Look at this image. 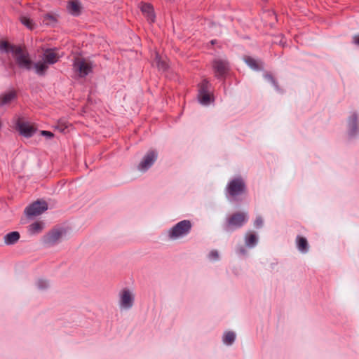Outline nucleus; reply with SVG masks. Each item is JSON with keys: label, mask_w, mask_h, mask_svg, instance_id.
<instances>
[{"label": "nucleus", "mask_w": 359, "mask_h": 359, "mask_svg": "<svg viewBox=\"0 0 359 359\" xmlns=\"http://www.w3.org/2000/svg\"><path fill=\"white\" fill-rule=\"evenodd\" d=\"M48 209L46 201H37L25 208V213L29 217L38 216Z\"/></svg>", "instance_id": "obj_9"}, {"label": "nucleus", "mask_w": 359, "mask_h": 359, "mask_svg": "<svg viewBox=\"0 0 359 359\" xmlns=\"http://www.w3.org/2000/svg\"><path fill=\"white\" fill-rule=\"evenodd\" d=\"M191 228V221L187 219L180 221L168 230V237L173 241L182 238L190 233Z\"/></svg>", "instance_id": "obj_2"}, {"label": "nucleus", "mask_w": 359, "mask_h": 359, "mask_svg": "<svg viewBox=\"0 0 359 359\" xmlns=\"http://www.w3.org/2000/svg\"><path fill=\"white\" fill-rule=\"evenodd\" d=\"M67 127L68 125L65 120H60L56 126V128L59 130L60 132H65Z\"/></svg>", "instance_id": "obj_25"}, {"label": "nucleus", "mask_w": 359, "mask_h": 359, "mask_svg": "<svg viewBox=\"0 0 359 359\" xmlns=\"http://www.w3.org/2000/svg\"><path fill=\"white\" fill-rule=\"evenodd\" d=\"M198 99L202 104L207 105L212 100V95L209 93V83L204 80L199 86Z\"/></svg>", "instance_id": "obj_11"}, {"label": "nucleus", "mask_w": 359, "mask_h": 359, "mask_svg": "<svg viewBox=\"0 0 359 359\" xmlns=\"http://www.w3.org/2000/svg\"><path fill=\"white\" fill-rule=\"evenodd\" d=\"M245 244L249 248H253L257 243V238L255 233H247L245 236Z\"/></svg>", "instance_id": "obj_21"}, {"label": "nucleus", "mask_w": 359, "mask_h": 359, "mask_svg": "<svg viewBox=\"0 0 359 359\" xmlns=\"http://www.w3.org/2000/svg\"><path fill=\"white\" fill-rule=\"evenodd\" d=\"M226 189L229 195L233 197L244 194L246 191L245 184L241 177L231 180Z\"/></svg>", "instance_id": "obj_6"}, {"label": "nucleus", "mask_w": 359, "mask_h": 359, "mask_svg": "<svg viewBox=\"0 0 359 359\" xmlns=\"http://www.w3.org/2000/svg\"><path fill=\"white\" fill-rule=\"evenodd\" d=\"M153 65L162 72L165 71L168 67L165 60L163 59L158 53H156Z\"/></svg>", "instance_id": "obj_17"}, {"label": "nucleus", "mask_w": 359, "mask_h": 359, "mask_svg": "<svg viewBox=\"0 0 359 359\" xmlns=\"http://www.w3.org/2000/svg\"><path fill=\"white\" fill-rule=\"evenodd\" d=\"M236 338V334L233 332H227L224 334L223 341L227 345H231L233 343Z\"/></svg>", "instance_id": "obj_23"}, {"label": "nucleus", "mask_w": 359, "mask_h": 359, "mask_svg": "<svg viewBox=\"0 0 359 359\" xmlns=\"http://www.w3.org/2000/svg\"><path fill=\"white\" fill-rule=\"evenodd\" d=\"M60 55L55 49H46L44 50L42 60L34 65L35 72L43 76L48 69V65L56 63Z\"/></svg>", "instance_id": "obj_1"}, {"label": "nucleus", "mask_w": 359, "mask_h": 359, "mask_svg": "<svg viewBox=\"0 0 359 359\" xmlns=\"http://www.w3.org/2000/svg\"><path fill=\"white\" fill-rule=\"evenodd\" d=\"M65 234V230L62 229H53L43 236V241L49 246L59 243Z\"/></svg>", "instance_id": "obj_10"}, {"label": "nucleus", "mask_w": 359, "mask_h": 359, "mask_svg": "<svg viewBox=\"0 0 359 359\" xmlns=\"http://www.w3.org/2000/svg\"><path fill=\"white\" fill-rule=\"evenodd\" d=\"M158 158V153L154 150L149 151L142 158L137 168L142 172H144L148 170L155 163Z\"/></svg>", "instance_id": "obj_7"}, {"label": "nucleus", "mask_w": 359, "mask_h": 359, "mask_svg": "<svg viewBox=\"0 0 359 359\" xmlns=\"http://www.w3.org/2000/svg\"><path fill=\"white\" fill-rule=\"evenodd\" d=\"M74 69L79 74V76L84 77L91 72L92 64L89 60L77 56L74 59Z\"/></svg>", "instance_id": "obj_5"}, {"label": "nucleus", "mask_w": 359, "mask_h": 359, "mask_svg": "<svg viewBox=\"0 0 359 359\" xmlns=\"http://www.w3.org/2000/svg\"><path fill=\"white\" fill-rule=\"evenodd\" d=\"M245 62L252 69H257L259 68L257 61L253 58L248 57L245 59Z\"/></svg>", "instance_id": "obj_27"}, {"label": "nucleus", "mask_w": 359, "mask_h": 359, "mask_svg": "<svg viewBox=\"0 0 359 359\" xmlns=\"http://www.w3.org/2000/svg\"><path fill=\"white\" fill-rule=\"evenodd\" d=\"M213 68L217 76H224L229 69L228 62L224 60L217 59L214 61Z\"/></svg>", "instance_id": "obj_13"}, {"label": "nucleus", "mask_w": 359, "mask_h": 359, "mask_svg": "<svg viewBox=\"0 0 359 359\" xmlns=\"http://www.w3.org/2000/svg\"><path fill=\"white\" fill-rule=\"evenodd\" d=\"M135 302V294L128 288H124L118 294V305L121 310L130 309Z\"/></svg>", "instance_id": "obj_4"}, {"label": "nucleus", "mask_w": 359, "mask_h": 359, "mask_svg": "<svg viewBox=\"0 0 359 359\" xmlns=\"http://www.w3.org/2000/svg\"><path fill=\"white\" fill-rule=\"evenodd\" d=\"M263 225V219L261 217H258L256 218L255 221V226L256 227H261Z\"/></svg>", "instance_id": "obj_31"}, {"label": "nucleus", "mask_w": 359, "mask_h": 359, "mask_svg": "<svg viewBox=\"0 0 359 359\" xmlns=\"http://www.w3.org/2000/svg\"><path fill=\"white\" fill-rule=\"evenodd\" d=\"M16 97V93L13 90L6 92L0 95V107L9 104Z\"/></svg>", "instance_id": "obj_15"}, {"label": "nucleus", "mask_w": 359, "mask_h": 359, "mask_svg": "<svg viewBox=\"0 0 359 359\" xmlns=\"http://www.w3.org/2000/svg\"><path fill=\"white\" fill-rule=\"evenodd\" d=\"M20 238V233L18 231H13L7 233L4 236V243L6 245H13Z\"/></svg>", "instance_id": "obj_19"}, {"label": "nucleus", "mask_w": 359, "mask_h": 359, "mask_svg": "<svg viewBox=\"0 0 359 359\" xmlns=\"http://www.w3.org/2000/svg\"><path fill=\"white\" fill-rule=\"evenodd\" d=\"M81 4L78 0H72L67 5L69 12L73 15H79L81 13Z\"/></svg>", "instance_id": "obj_16"}, {"label": "nucleus", "mask_w": 359, "mask_h": 359, "mask_svg": "<svg viewBox=\"0 0 359 359\" xmlns=\"http://www.w3.org/2000/svg\"><path fill=\"white\" fill-rule=\"evenodd\" d=\"M265 79L270 83H271L276 89H278L277 83L271 75L266 74Z\"/></svg>", "instance_id": "obj_29"}, {"label": "nucleus", "mask_w": 359, "mask_h": 359, "mask_svg": "<svg viewBox=\"0 0 359 359\" xmlns=\"http://www.w3.org/2000/svg\"><path fill=\"white\" fill-rule=\"evenodd\" d=\"M37 286L41 290H44L49 286V283L46 280L39 279L37 283Z\"/></svg>", "instance_id": "obj_28"}, {"label": "nucleus", "mask_w": 359, "mask_h": 359, "mask_svg": "<svg viewBox=\"0 0 359 359\" xmlns=\"http://www.w3.org/2000/svg\"><path fill=\"white\" fill-rule=\"evenodd\" d=\"M237 252H238V253H239L241 255H245L246 254V250L243 246L238 248V250H237Z\"/></svg>", "instance_id": "obj_34"}, {"label": "nucleus", "mask_w": 359, "mask_h": 359, "mask_svg": "<svg viewBox=\"0 0 359 359\" xmlns=\"http://www.w3.org/2000/svg\"><path fill=\"white\" fill-rule=\"evenodd\" d=\"M353 41L355 44L357 46H359V34H356L353 36Z\"/></svg>", "instance_id": "obj_35"}, {"label": "nucleus", "mask_w": 359, "mask_h": 359, "mask_svg": "<svg viewBox=\"0 0 359 359\" xmlns=\"http://www.w3.org/2000/svg\"><path fill=\"white\" fill-rule=\"evenodd\" d=\"M43 222L38 221L29 225L28 231L31 234L39 233L43 230Z\"/></svg>", "instance_id": "obj_20"}, {"label": "nucleus", "mask_w": 359, "mask_h": 359, "mask_svg": "<svg viewBox=\"0 0 359 359\" xmlns=\"http://www.w3.org/2000/svg\"><path fill=\"white\" fill-rule=\"evenodd\" d=\"M12 48H16V46H11L7 41H0V50L5 52H12Z\"/></svg>", "instance_id": "obj_24"}, {"label": "nucleus", "mask_w": 359, "mask_h": 359, "mask_svg": "<svg viewBox=\"0 0 359 359\" xmlns=\"http://www.w3.org/2000/svg\"><path fill=\"white\" fill-rule=\"evenodd\" d=\"M296 243L299 251L303 253H306L309 251V243L305 238L298 236L296 238Z\"/></svg>", "instance_id": "obj_18"}, {"label": "nucleus", "mask_w": 359, "mask_h": 359, "mask_svg": "<svg viewBox=\"0 0 359 359\" xmlns=\"http://www.w3.org/2000/svg\"><path fill=\"white\" fill-rule=\"evenodd\" d=\"M12 53L18 65L27 70L32 67V62L29 58V53L21 47L12 48Z\"/></svg>", "instance_id": "obj_3"}, {"label": "nucleus", "mask_w": 359, "mask_h": 359, "mask_svg": "<svg viewBox=\"0 0 359 359\" xmlns=\"http://www.w3.org/2000/svg\"><path fill=\"white\" fill-rule=\"evenodd\" d=\"M209 257H210V259L215 260V259H218V257H219V254H218L217 251H216V250H212V251H211V252H210V254H209Z\"/></svg>", "instance_id": "obj_32"}, {"label": "nucleus", "mask_w": 359, "mask_h": 359, "mask_svg": "<svg viewBox=\"0 0 359 359\" xmlns=\"http://www.w3.org/2000/svg\"><path fill=\"white\" fill-rule=\"evenodd\" d=\"M20 20H21V22L24 25L27 27L29 29H33L34 25H33L32 21L29 18H28L27 17H22Z\"/></svg>", "instance_id": "obj_26"}, {"label": "nucleus", "mask_w": 359, "mask_h": 359, "mask_svg": "<svg viewBox=\"0 0 359 359\" xmlns=\"http://www.w3.org/2000/svg\"><path fill=\"white\" fill-rule=\"evenodd\" d=\"M248 220V215L246 212H238L233 214L228 219L227 229L239 228L242 226Z\"/></svg>", "instance_id": "obj_8"}, {"label": "nucleus", "mask_w": 359, "mask_h": 359, "mask_svg": "<svg viewBox=\"0 0 359 359\" xmlns=\"http://www.w3.org/2000/svg\"><path fill=\"white\" fill-rule=\"evenodd\" d=\"M141 11L144 15L150 22H154L155 20V14L152 6L149 4H142Z\"/></svg>", "instance_id": "obj_14"}, {"label": "nucleus", "mask_w": 359, "mask_h": 359, "mask_svg": "<svg viewBox=\"0 0 359 359\" xmlns=\"http://www.w3.org/2000/svg\"><path fill=\"white\" fill-rule=\"evenodd\" d=\"M357 122V116L355 114H353L348 121L350 133L351 135L356 134L358 123Z\"/></svg>", "instance_id": "obj_22"}, {"label": "nucleus", "mask_w": 359, "mask_h": 359, "mask_svg": "<svg viewBox=\"0 0 359 359\" xmlns=\"http://www.w3.org/2000/svg\"><path fill=\"white\" fill-rule=\"evenodd\" d=\"M16 128L20 133L26 137L32 136L35 133L34 126L20 118H19L16 122Z\"/></svg>", "instance_id": "obj_12"}, {"label": "nucleus", "mask_w": 359, "mask_h": 359, "mask_svg": "<svg viewBox=\"0 0 359 359\" xmlns=\"http://www.w3.org/2000/svg\"><path fill=\"white\" fill-rule=\"evenodd\" d=\"M55 21V18L53 16L50 15H46L45 17H44V20H43V22L48 25L53 22Z\"/></svg>", "instance_id": "obj_30"}, {"label": "nucleus", "mask_w": 359, "mask_h": 359, "mask_svg": "<svg viewBox=\"0 0 359 359\" xmlns=\"http://www.w3.org/2000/svg\"><path fill=\"white\" fill-rule=\"evenodd\" d=\"M41 134L48 137H52L53 136V134L51 132L46 131V130H42Z\"/></svg>", "instance_id": "obj_33"}]
</instances>
